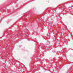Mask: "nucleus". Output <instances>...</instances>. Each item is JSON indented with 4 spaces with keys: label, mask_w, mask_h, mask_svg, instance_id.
I'll list each match as a JSON object with an SVG mask.
<instances>
[{
    "label": "nucleus",
    "mask_w": 73,
    "mask_h": 73,
    "mask_svg": "<svg viewBox=\"0 0 73 73\" xmlns=\"http://www.w3.org/2000/svg\"><path fill=\"white\" fill-rule=\"evenodd\" d=\"M41 48H43V47L42 46H41Z\"/></svg>",
    "instance_id": "obj_1"
}]
</instances>
